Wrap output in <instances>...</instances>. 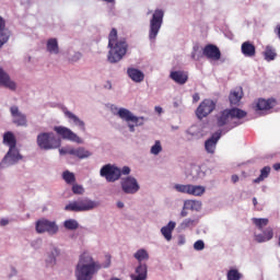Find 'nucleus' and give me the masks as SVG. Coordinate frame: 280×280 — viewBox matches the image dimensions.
Masks as SVG:
<instances>
[{"mask_svg":"<svg viewBox=\"0 0 280 280\" xmlns=\"http://www.w3.org/2000/svg\"><path fill=\"white\" fill-rule=\"evenodd\" d=\"M241 51L245 58H253L255 54H257V49L255 48V44L252 42H244L241 46Z\"/></svg>","mask_w":280,"mask_h":280,"instance_id":"nucleus-26","label":"nucleus"},{"mask_svg":"<svg viewBox=\"0 0 280 280\" xmlns=\"http://www.w3.org/2000/svg\"><path fill=\"white\" fill-rule=\"evenodd\" d=\"M228 280H240L242 279V273L237 269H230L226 273Z\"/></svg>","mask_w":280,"mask_h":280,"instance_id":"nucleus-40","label":"nucleus"},{"mask_svg":"<svg viewBox=\"0 0 280 280\" xmlns=\"http://www.w3.org/2000/svg\"><path fill=\"white\" fill-rule=\"evenodd\" d=\"M54 130L63 141H71V143H78L79 145L84 143V140L78 133L73 132V130L69 129V127L56 126Z\"/></svg>","mask_w":280,"mask_h":280,"instance_id":"nucleus-13","label":"nucleus"},{"mask_svg":"<svg viewBox=\"0 0 280 280\" xmlns=\"http://www.w3.org/2000/svg\"><path fill=\"white\" fill-rule=\"evenodd\" d=\"M202 54L208 60H214L218 61L220 58H222V52L220 51V48L213 44H208L202 49Z\"/></svg>","mask_w":280,"mask_h":280,"instance_id":"nucleus-20","label":"nucleus"},{"mask_svg":"<svg viewBox=\"0 0 280 280\" xmlns=\"http://www.w3.org/2000/svg\"><path fill=\"white\" fill-rule=\"evenodd\" d=\"M104 89H107V91H110V89H113V83H110V81H106Z\"/></svg>","mask_w":280,"mask_h":280,"instance_id":"nucleus-52","label":"nucleus"},{"mask_svg":"<svg viewBox=\"0 0 280 280\" xmlns=\"http://www.w3.org/2000/svg\"><path fill=\"white\" fill-rule=\"evenodd\" d=\"M127 75L132 82H136V84H141V82L145 80V73L132 67L127 69Z\"/></svg>","mask_w":280,"mask_h":280,"instance_id":"nucleus-25","label":"nucleus"},{"mask_svg":"<svg viewBox=\"0 0 280 280\" xmlns=\"http://www.w3.org/2000/svg\"><path fill=\"white\" fill-rule=\"evenodd\" d=\"M46 51L51 56H58L60 54V47L58 46V39L49 38L46 42Z\"/></svg>","mask_w":280,"mask_h":280,"instance_id":"nucleus-29","label":"nucleus"},{"mask_svg":"<svg viewBox=\"0 0 280 280\" xmlns=\"http://www.w3.org/2000/svg\"><path fill=\"white\" fill-rule=\"evenodd\" d=\"M202 56H205V55L202 54V49L200 48V46L195 45L192 47V52H191L192 60H200V58H202Z\"/></svg>","mask_w":280,"mask_h":280,"instance_id":"nucleus-41","label":"nucleus"},{"mask_svg":"<svg viewBox=\"0 0 280 280\" xmlns=\"http://www.w3.org/2000/svg\"><path fill=\"white\" fill-rule=\"evenodd\" d=\"M102 268H110V256H106V261L104 264H100V261H96L93 256L84 253L79 257V261L75 266V279L93 280L95 275H97Z\"/></svg>","mask_w":280,"mask_h":280,"instance_id":"nucleus-1","label":"nucleus"},{"mask_svg":"<svg viewBox=\"0 0 280 280\" xmlns=\"http://www.w3.org/2000/svg\"><path fill=\"white\" fill-rule=\"evenodd\" d=\"M8 224H10V220H8V219L0 220V226H8Z\"/></svg>","mask_w":280,"mask_h":280,"instance_id":"nucleus-50","label":"nucleus"},{"mask_svg":"<svg viewBox=\"0 0 280 280\" xmlns=\"http://www.w3.org/2000/svg\"><path fill=\"white\" fill-rule=\"evenodd\" d=\"M194 249L195 250H205V241L198 240L194 243Z\"/></svg>","mask_w":280,"mask_h":280,"instance_id":"nucleus-45","label":"nucleus"},{"mask_svg":"<svg viewBox=\"0 0 280 280\" xmlns=\"http://www.w3.org/2000/svg\"><path fill=\"white\" fill-rule=\"evenodd\" d=\"M154 110H155V113H158V115H161V113H163V107H161V106H155V107H154Z\"/></svg>","mask_w":280,"mask_h":280,"instance_id":"nucleus-54","label":"nucleus"},{"mask_svg":"<svg viewBox=\"0 0 280 280\" xmlns=\"http://www.w3.org/2000/svg\"><path fill=\"white\" fill-rule=\"evenodd\" d=\"M276 106H277V100L275 98H268V100L258 98L253 103L252 108L255 110V113H260L261 115H264L266 110H270Z\"/></svg>","mask_w":280,"mask_h":280,"instance_id":"nucleus-15","label":"nucleus"},{"mask_svg":"<svg viewBox=\"0 0 280 280\" xmlns=\"http://www.w3.org/2000/svg\"><path fill=\"white\" fill-rule=\"evenodd\" d=\"M247 113L244 109H240L237 107L222 110L217 116V125L219 128H222V126H226V128L219 130V132L226 135V132L233 130V128H237L241 124L237 119H244Z\"/></svg>","mask_w":280,"mask_h":280,"instance_id":"nucleus-2","label":"nucleus"},{"mask_svg":"<svg viewBox=\"0 0 280 280\" xmlns=\"http://www.w3.org/2000/svg\"><path fill=\"white\" fill-rule=\"evenodd\" d=\"M108 47L109 51L107 60L112 65H115L126 56L128 51V42H126V38L124 37L117 38V31L113 28L108 36Z\"/></svg>","mask_w":280,"mask_h":280,"instance_id":"nucleus-3","label":"nucleus"},{"mask_svg":"<svg viewBox=\"0 0 280 280\" xmlns=\"http://www.w3.org/2000/svg\"><path fill=\"white\" fill-rule=\"evenodd\" d=\"M231 180H232V183H238V182H240V176H237V175H232Z\"/></svg>","mask_w":280,"mask_h":280,"instance_id":"nucleus-55","label":"nucleus"},{"mask_svg":"<svg viewBox=\"0 0 280 280\" xmlns=\"http://www.w3.org/2000/svg\"><path fill=\"white\" fill-rule=\"evenodd\" d=\"M184 209H189L190 211H200L202 209V202L198 200H185Z\"/></svg>","mask_w":280,"mask_h":280,"instance_id":"nucleus-32","label":"nucleus"},{"mask_svg":"<svg viewBox=\"0 0 280 280\" xmlns=\"http://www.w3.org/2000/svg\"><path fill=\"white\" fill-rule=\"evenodd\" d=\"M130 172L131 170L129 166H124L120 168V176H130Z\"/></svg>","mask_w":280,"mask_h":280,"instance_id":"nucleus-48","label":"nucleus"},{"mask_svg":"<svg viewBox=\"0 0 280 280\" xmlns=\"http://www.w3.org/2000/svg\"><path fill=\"white\" fill-rule=\"evenodd\" d=\"M66 154H70L71 156H77V159H89L91 156V153L89 150L79 147L77 149L71 148L66 151Z\"/></svg>","mask_w":280,"mask_h":280,"instance_id":"nucleus-27","label":"nucleus"},{"mask_svg":"<svg viewBox=\"0 0 280 280\" xmlns=\"http://www.w3.org/2000/svg\"><path fill=\"white\" fill-rule=\"evenodd\" d=\"M273 170H275L276 172H279V170H280V163L273 164Z\"/></svg>","mask_w":280,"mask_h":280,"instance_id":"nucleus-56","label":"nucleus"},{"mask_svg":"<svg viewBox=\"0 0 280 280\" xmlns=\"http://www.w3.org/2000/svg\"><path fill=\"white\" fill-rule=\"evenodd\" d=\"M105 3H109L110 5H115V0H102Z\"/></svg>","mask_w":280,"mask_h":280,"instance_id":"nucleus-57","label":"nucleus"},{"mask_svg":"<svg viewBox=\"0 0 280 280\" xmlns=\"http://www.w3.org/2000/svg\"><path fill=\"white\" fill-rule=\"evenodd\" d=\"M62 179L67 185H73L75 183V174L71 173L70 171H65L62 173Z\"/></svg>","mask_w":280,"mask_h":280,"instance_id":"nucleus-37","label":"nucleus"},{"mask_svg":"<svg viewBox=\"0 0 280 280\" xmlns=\"http://www.w3.org/2000/svg\"><path fill=\"white\" fill-rule=\"evenodd\" d=\"M215 110V102L206 98L203 100L196 109V115L198 119H205V117H209L211 113Z\"/></svg>","mask_w":280,"mask_h":280,"instance_id":"nucleus-16","label":"nucleus"},{"mask_svg":"<svg viewBox=\"0 0 280 280\" xmlns=\"http://www.w3.org/2000/svg\"><path fill=\"white\" fill-rule=\"evenodd\" d=\"M187 211H190L189 208H185V205L183 206V209L180 211V218H187V215H189V212Z\"/></svg>","mask_w":280,"mask_h":280,"instance_id":"nucleus-49","label":"nucleus"},{"mask_svg":"<svg viewBox=\"0 0 280 280\" xmlns=\"http://www.w3.org/2000/svg\"><path fill=\"white\" fill-rule=\"evenodd\" d=\"M118 209H124V202L122 201H118L117 203Z\"/></svg>","mask_w":280,"mask_h":280,"instance_id":"nucleus-58","label":"nucleus"},{"mask_svg":"<svg viewBox=\"0 0 280 280\" xmlns=\"http://www.w3.org/2000/svg\"><path fill=\"white\" fill-rule=\"evenodd\" d=\"M173 189H175V191H177L178 194H187L188 196L196 197L203 196L205 192L207 191V188L205 186L191 184H175L173 186Z\"/></svg>","mask_w":280,"mask_h":280,"instance_id":"nucleus-11","label":"nucleus"},{"mask_svg":"<svg viewBox=\"0 0 280 280\" xmlns=\"http://www.w3.org/2000/svg\"><path fill=\"white\" fill-rule=\"evenodd\" d=\"M161 152H163V145L161 144V140H156L151 147L150 153L153 154V156H159Z\"/></svg>","mask_w":280,"mask_h":280,"instance_id":"nucleus-38","label":"nucleus"},{"mask_svg":"<svg viewBox=\"0 0 280 280\" xmlns=\"http://www.w3.org/2000/svg\"><path fill=\"white\" fill-rule=\"evenodd\" d=\"M178 245H179V246L185 245V236L180 235V236L178 237Z\"/></svg>","mask_w":280,"mask_h":280,"instance_id":"nucleus-53","label":"nucleus"},{"mask_svg":"<svg viewBox=\"0 0 280 280\" xmlns=\"http://www.w3.org/2000/svg\"><path fill=\"white\" fill-rule=\"evenodd\" d=\"M176 229V222L170 221L165 226L161 228V234L166 242H172V233Z\"/></svg>","mask_w":280,"mask_h":280,"instance_id":"nucleus-28","label":"nucleus"},{"mask_svg":"<svg viewBox=\"0 0 280 280\" xmlns=\"http://www.w3.org/2000/svg\"><path fill=\"white\" fill-rule=\"evenodd\" d=\"M252 222L259 229V231H262L265 226H268V219L253 218Z\"/></svg>","mask_w":280,"mask_h":280,"instance_id":"nucleus-39","label":"nucleus"},{"mask_svg":"<svg viewBox=\"0 0 280 280\" xmlns=\"http://www.w3.org/2000/svg\"><path fill=\"white\" fill-rule=\"evenodd\" d=\"M165 16V11L162 9H156L150 19L149 22V40L150 43H156V36H159V32H161V27H163V19Z\"/></svg>","mask_w":280,"mask_h":280,"instance_id":"nucleus-7","label":"nucleus"},{"mask_svg":"<svg viewBox=\"0 0 280 280\" xmlns=\"http://www.w3.org/2000/svg\"><path fill=\"white\" fill-rule=\"evenodd\" d=\"M3 143L9 147V151L4 155L3 160L0 163V167L5 170L7 167H12V165H16L21 160H23V155L19 152L16 148V138L12 131H7L3 135Z\"/></svg>","mask_w":280,"mask_h":280,"instance_id":"nucleus-4","label":"nucleus"},{"mask_svg":"<svg viewBox=\"0 0 280 280\" xmlns=\"http://www.w3.org/2000/svg\"><path fill=\"white\" fill-rule=\"evenodd\" d=\"M100 207V201L91 200L90 198H82L77 201H71L65 207V211H74L80 213L82 211H93Z\"/></svg>","mask_w":280,"mask_h":280,"instance_id":"nucleus-8","label":"nucleus"},{"mask_svg":"<svg viewBox=\"0 0 280 280\" xmlns=\"http://www.w3.org/2000/svg\"><path fill=\"white\" fill-rule=\"evenodd\" d=\"M37 145L40 150H57L60 148V139L54 132H40L37 136Z\"/></svg>","mask_w":280,"mask_h":280,"instance_id":"nucleus-9","label":"nucleus"},{"mask_svg":"<svg viewBox=\"0 0 280 280\" xmlns=\"http://www.w3.org/2000/svg\"><path fill=\"white\" fill-rule=\"evenodd\" d=\"M191 174L195 180L202 179L207 176V168L205 166H194Z\"/></svg>","mask_w":280,"mask_h":280,"instance_id":"nucleus-34","label":"nucleus"},{"mask_svg":"<svg viewBox=\"0 0 280 280\" xmlns=\"http://www.w3.org/2000/svg\"><path fill=\"white\" fill-rule=\"evenodd\" d=\"M253 205L254 207H257V199L255 197L253 198Z\"/></svg>","mask_w":280,"mask_h":280,"instance_id":"nucleus-60","label":"nucleus"},{"mask_svg":"<svg viewBox=\"0 0 280 280\" xmlns=\"http://www.w3.org/2000/svg\"><path fill=\"white\" fill-rule=\"evenodd\" d=\"M0 86H4V89H9V91H16V83L14 82V80H12V78H10V74H8V72H5V70H3L1 67Z\"/></svg>","mask_w":280,"mask_h":280,"instance_id":"nucleus-22","label":"nucleus"},{"mask_svg":"<svg viewBox=\"0 0 280 280\" xmlns=\"http://www.w3.org/2000/svg\"><path fill=\"white\" fill-rule=\"evenodd\" d=\"M147 14H152V11H148V13Z\"/></svg>","mask_w":280,"mask_h":280,"instance_id":"nucleus-62","label":"nucleus"},{"mask_svg":"<svg viewBox=\"0 0 280 280\" xmlns=\"http://www.w3.org/2000/svg\"><path fill=\"white\" fill-rule=\"evenodd\" d=\"M31 246L32 248H34V250H38L42 248L43 246V238H35L31 242Z\"/></svg>","mask_w":280,"mask_h":280,"instance_id":"nucleus-42","label":"nucleus"},{"mask_svg":"<svg viewBox=\"0 0 280 280\" xmlns=\"http://www.w3.org/2000/svg\"><path fill=\"white\" fill-rule=\"evenodd\" d=\"M63 228L67 231H78V229H80V223L75 219H68L63 221Z\"/></svg>","mask_w":280,"mask_h":280,"instance_id":"nucleus-35","label":"nucleus"},{"mask_svg":"<svg viewBox=\"0 0 280 280\" xmlns=\"http://www.w3.org/2000/svg\"><path fill=\"white\" fill-rule=\"evenodd\" d=\"M265 60L267 62H271V60H275L277 58V49L272 46H267L265 51H264Z\"/></svg>","mask_w":280,"mask_h":280,"instance_id":"nucleus-36","label":"nucleus"},{"mask_svg":"<svg viewBox=\"0 0 280 280\" xmlns=\"http://www.w3.org/2000/svg\"><path fill=\"white\" fill-rule=\"evenodd\" d=\"M198 222H200L198 217L188 218L180 223L179 228L184 231L185 229H194V226H197Z\"/></svg>","mask_w":280,"mask_h":280,"instance_id":"nucleus-31","label":"nucleus"},{"mask_svg":"<svg viewBox=\"0 0 280 280\" xmlns=\"http://www.w3.org/2000/svg\"><path fill=\"white\" fill-rule=\"evenodd\" d=\"M262 235L266 237V240L268 242H270V240H272V237H275V232L272 231V228H267L264 231Z\"/></svg>","mask_w":280,"mask_h":280,"instance_id":"nucleus-43","label":"nucleus"},{"mask_svg":"<svg viewBox=\"0 0 280 280\" xmlns=\"http://www.w3.org/2000/svg\"><path fill=\"white\" fill-rule=\"evenodd\" d=\"M254 238L258 244H264V242H268V238H266L264 234H255Z\"/></svg>","mask_w":280,"mask_h":280,"instance_id":"nucleus-47","label":"nucleus"},{"mask_svg":"<svg viewBox=\"0 0 280 280\" xmlns=\"http://www.w3.org/2000/svg\"><path fill=\"white\" fill-rule=\"evenodd\" d=\"M63 115L68 119L69 124H71L72 126H77V128L82 130L83 132L84 130H86V124H84V120L80 119V117L73 114V112L63 108Z\"/></svg>","mask_w":280,"mask_h":280,"instance_id":"nucleus-19","label":"nucleus"},{"mask_svg":"<svg viewBox=\"0 0 280 280\" xmlns=\"http://www.w3.org/2000/svg\"><path fill=\"white\" fill-rule=\"evenodd\" d=\"M173 130H178V127H173Z\"/></svg>","mask_w":280,"mask_h":280,"instance_id":"nucleus-61","label":"nucleus"},{"mask_svg":"<svg viewBox=\"0 0 280 280\" xmlns=\"http://www.w3.org/2000/svg\"><path fill=\"white\" fill-rule=\"evenodd\" d=\"M272 171V168H270V166H264L260 170V175L255 178L253 180V183H255L256 185H259V183H264V180H266V178H268V176H270V172Z\"/></svg>","mask_w":280,"mask_h":280,"instance_id":"nucleus-33","label":"nucleus"},{"mask_svg":"<svg viewBox=\"0 0 280 280\" xmlns=\"http://www.w3.org/2000/svg\"><path fill=\"white\" fill-rule=\"evenodd\" d=\"M120 187L124 194H128L135 196L141 189V185H139V180L135 178L132 175H128L122 177L120 180Z\"/></svg>","mask_w":280,"mask_h":280,"instance_id":"nucleus-14","label":"nucleus"},{"mask_svg":"<svg viewBox=\"0 0 280 280\" xmlns=\"http://www.w3.org/2000/svg\"><path fill=\"white\" fill-rule=\"evenodd\" d=\"M135 259L139 261V265L136 267L135 272L130 276L131 280H148V265L142 261H148L150 259V254L148 249L140 248L133 254Z\"/></svg>","mask_w":280,"mask_h":280,"instance_id":"nucleus-6","label":"nucleus"},{"mask_svg":"<svg viewBox=\"0 0 280 280\" xmlns=\"http://www.w3.org/2000/svg\"><path fill=\"white\" fill-rule=\"evenodd\" d=\"M11 36L12 33L10 30H8V27H5V19L0 15V49L3 47V45L8 44Z\"/></svg>","mask_w":280,"mask_h":280,"instance_id":"nucleus-24","label":"nucleus"},{"mask_svg":"<svg viewBox=\"0 0 280 280\" xmlns=\"http://www.w3.org/2000/svg\"><path fill=\"white\" fill-rule=\"evenodd\" d=\"M10 114L12 117V124L23 128H27V116L19 109V106L13 105L10 107Z\"/></svg>","mask_w":280,"mask_h":280,"instance_id":"nucleus-17","label":"nucleus"},{"mask_svg":"<svg viewBox=\"0 0 280 280\" xmlns=\"http://www.w3.org/2000/svg\"><path fill=\"white\" fill-rule=\"evenodd\" d=\"M72 192L78 194V195H82V194H84V187L82 185L75 184V185L72 186Z\"/></svg>","mask_w":280,"mask_h":280,"instance_id":"nucleus-44","label":"nucleus"},{"mask_svg":"<svg viewBox=\"0 0 280 280\" xmlns=\"http://www.w3.org/2000/svg\"><path fill=\"white\" fill-rule=\"evenodd\" d=\"M100 176L105 178L107 183H116L121 178V168L113 164H105L100 171Z\"/></svg>","mask_w":280,"mask_h":280,"instance_id":"nucleus-12","label":"nucleus"},{"mask_svg":"<svg viewBox=\"0 0 280 280\" xmlns=\"http://www.w3.org/2000/svg\"><path fill=\"white\" fill-rule=\"evenodd\" d=\"M60 257V249L56 245H51L45 254V266L47 268H54L58 264V258Z\"/></svg>","mask_w":280,"mask_h":280,"instance_id":"nucleus-18","label":"nucleus"},{"mask_svg":"<svg viewBox=\"0 0 280 280\" xmlns=\"http://www.w3.org/2000/svg\"><path fill=\"white\" fill-rule=\"evenodd\" d=\"M81 58H82V52L75 51L73 52V55H70L69 60L71 62H78V60H80Z\"/></svg>","mask_w":280,"mask_h":280,"instance_id":"nucleus-46","label":"nucleus"},{"mask_svg":"<svg viewBox=\"0 0 280 280\" xmlns=\"http://www.w3.org/2000/svg\"><path fill=\"white\" fill-rule=\"evenodd\" d=\"M242 100V89H236L230 93L229 101L231 106H237Z\"/></svg>","mask_w":280,"mask_h":280,"instance_id":"nucleus-30","label":"nucleus"},{"mask_svg":"<svg viewBox=\"0 0 280 280\" xmlns=\"http://www.w3.org/2000/svg\"><path fill=\"white\" fill-rule=\"evenodd\" d=\"M222 131H215L208 140H206L205 149L208 154H215V148L218 145V142L222 138Z\"/></svg>","mask_w":280,"mask_h":280,"instance_id":"nucleus-21","label":"nucleus"},{"mask_svg":"<svg viewBox=\"0 0 280 280\" xmlns=\"http://www.w3.org/2000/svg\"><path fill=\"white\" fill-rule=\"evenodd\" d=\"M35 231L39 235H43V233H47L52 237L54 235H58V233L60 232V226L56 221L40 219L35 223Z\"/></svg>","mask_w":280,"mask_h":280,"instance_id":"nucleus-10","label":"nucleus"},{"mask_svg":"<svg viewBox=\"0 0 280 280\" xmlns=\"http://www.w3.org/2000/svg\"><path fill=\"white\" fill-rule=\"evenodd\" d=\"M170 79L175 82V84H187V80H189V73L183 70H173L170 72Z\"/></svg>","mask_w":280,"mask_h":280,"instance_id":"nucleus-23","label":"nucleus"},{"mask_svg":"<svg viewBox=\"0 0 280 280\" xmlns=\"http://www.w3.org/2000/svg\"><path fill=\"white\" fill-rule=\"evenodd\" d=\"M109 110L116 117H119L121 121H125L129 128V132H135V128L143 126L145 124V117L137 116L130 109L126 107H117V105H109Z\"/></svg>","mask_w":280,"mask_h":280,"instance_id":"nucleus-5","label":"nucleus"},{"mask_svg":"<svg viewBox=\"0 0 280 280\" xmlns=\"http://www.w3.org/2000/svg\"><path fill=\"white\" fill-rule=\"evenodd\" d=\"M192 102H194V103L200 102V94L195 93V94L192 95Z\"/></svg>","mask_w":280,"mask_h":280,"instance_id":"nucleus-51","label":"nucleus"},{"mask_svg":"<svg viewBox=\"0 0 280 280\" xmlns=\"http://www.w3.org/2000/svg\"><path fill=\"white\" fill-rule=\"evenodd\" d=\"M173 106H174V108H178V106H180V103H179L178 101H175V102L173 103Z\"/></svg>","mask_w":280,"mask_h":280,"instance_id":"nucleus-59","label":"nucleus"}]
</instances>
